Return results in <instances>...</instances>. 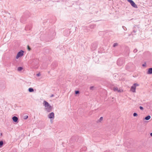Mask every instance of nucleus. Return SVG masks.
<instances>
[{
  "label": "nucleus",
  "mask_w": 152,
  "mask_h": 152,
  "mask_svg": "<svg viewBox=\"0 0 152 152\" xmlns=\"http://www.w3.org/2000/svg\"><path fill=\"white\" fill-rule=\"evenodd\" d=\"M28 91L30 92H32L34 91V90L33 88H30L28 89Z\"/></svg>",
  "instance_id": "nucleus-16"
},
{
  "label": "nucleus",
  "mask_w": 152,
  "mask_h": 152,
  "mask_svg": "<svg viewBox=\"0 0 152 152\" xmlns=\"http://www.w3.org/2000/svg\"><path fill=\"white\" fill-rule=\"evenodd\" d=\"M56 34V33L53 32V31L49 34V35H50V36H52L53 37Z\"/></svg>",
  "instance_id": "nucleus-12"
},
{
  "label": "nucleus",
  "mask_w": 152,
  "mask_h": 152,
  "mask_svg": "<svg viewBox=\"0 0 152 152\" xmlns=\"http://www.w3.org/2000/svg\"><path fill=\"white\" fill-rule=\"evenodd\" d=\"M133 32H134V33H135L136 32V31H135V30H134L133 31Z\"/></svg>",
  "instance_id": "nucleus-30"
},
{
  "label": "nucleus",
  "mask_w": 152,
  "mask_h": 152,
  "mask_svg": "<svg viewBox=\"0 0 152 152\" xmlns=\"http://www.w3.org/2000/svg\"><path fill=\"white\" fill-rule=\"evenodd\" d=\"M103 120V118L102 117H101L99 119L97 120L96 121L97 123H99V122H101Z\"/></svg>",
  "instance_id": "nucleus-14"
},
{
  "label": "nucleus",
  "mask_w": 152,
  "mask_h": 152,
  "mask_svg": "<svg viewBox=\"0 0 152 152\" xmlns=\"http://www.w3.org/2000/svg\"><path fill=\"white\" fill-rule=\"evenodd\" d=\"M28 49L29 50H31V48L28 45Z\"/></svg>",
  "instance_id": "nucleus-28"
},
{
  "label": "nucleus",
  "mask_w": 152,
  "mask_h": 152,
  "mask_svg": "<svg viewBox=\"0 0 152 152\" xmlns=\"http://www.w3.org/2000/svg\"><path fill=\"white\" fill-rule=\"evenodd\" d=\"M137 115H138L136 113H133V116L134 117L137 116Z\"/></svg>",
  "instance_id": "nucleus-23"
},
{
  "label": "nucleus",
  "mask_w": 152,
  "mask_h": 152,
  "mask_svg": "<svg viewBox=\"0 0 152 152\" xmlns=\"http://www.w3.org/2000/svg\"><path fill=\"white\" fill-rule=\"evenodd\" d=\"M23 69V68L22 67H19L18 68V71H21Z\"/></svg>",
  "instance_id": "nucleus-17"
},
{
  "label": "nucleus",
  "mask_w": 152,
  "mask_h": 152,
  "mask_svg": "<svg viewBox=\"0 0 152 152\" xmlns=\"http://www.w3.org/2000/svg\"><path fill=\"white\" fill-rule=\"evenodd\" d=\"M70 31H69V29H66L65 30L64 32V35L66 36H69V34H70Z\"/></svg>",
  "instance_id": "nucleus-5"
},
{
  "label": "nucleus",
  "mask_w": 152,
  "mask_h": 152,
  "mask_svg": "<svg viewBox=\"0 0 152 152\" xmlns=\"http://www.w3.org/2000/svg\"><path fill=\"white\" fill-rule=\"evenodd\" d=\"M3 145V142L2 141H0V148H1L2 147V145Z\"/></svg>",
  "instance_id": "nucleus-18"
},
{
  "label": "nucleus",
  "mask_w": 152,
  "mask_h": 152,
  "mask_svg": "<svg viewBox=\"0 0 152 152\" xmlns=\"http://www.w3.org/2000/svg\"><path fill=\"white\" fill-rule=\"evenodd\" d=\"M90 28H94V25H91L90 26Z\"/></svg>",
  "instance_id": "nucleus-21"
},
{
  "label": "nucleus",
  "mask_w": 152,
  "mask_h": 152,
  "mask_svg": "<svg viewBox=\"0 0 152 152\" xmlns=\"http://www.w3.org/2000/svg\"><path fill=\"white\" fill-rule=\"evenodd\" d=\"M48 118L50 119H53L54 118V113L51 112L48 115Z\"/></svg>",
  "instance_id": "nucleus-6"
},
{
  "label": "nucleus",
  "mask_w": 152,
  "mask_h": 152,
  "mask_svg": "<svg viewBox=\"0 0 152 152\" xmlns=\"http://www.w3.org/2000/svg\"><path fill=\"white\" fill-rule=\"evenodd\" d=\"M24 53V51L23 50H20L19 52L16 56V58L18 59L19 57L22 56H23Z\"/></svg>",
  "instance_id": "nucleus-3"
},
{
  "label": "nucleus",
  "mask_w": 152,
  "mask_h": 152,
  "mask_svg": "<svg viewBox=\"0 0 152 152\" xmlns=\"http://www.w3.org/2000/svg\"><path fill=\"white\" fill-rule=\"evenodd\" d=\"M28 115H25L23 116V119L26 120V119L28 118Z\"/></svg>",
  "instance_id": "nucleus-19"
},
{
  "label": "nucleus",
  "mask_w": 152,
  "mask_h": 152,
  "mask_svg": "<svg viewBox=\"0 0 152 152\" xmlns=\"http://www.w3.org/2000/svg\"><path fill=\"white\" fill-rule=\"evenodd\" d=\"M25 29H26V30H28V26H27L26 27V28H25Z\"/></svg>",
  "instance_id": "nucleus-25"
},
{
  "label": "nucleus",
  "mask_w": 152,
  "mask_h": 152,
  "mask_svg": "<svg viewBox=\"0 0 152 152\" xmlns=\"http://www.w3.org/2000/svg\"><path fill=\"white\" fill-rule=\"evenodd\" d=\"M44 105L45 107V110L48 112H50L52 108V107L49 104V103L45 101H44Z\"/></svg>",
  "instance_id": "nucleus-1"
},
{
  "label": "nucleus",
  "mask_w": 152,
  "mask_h": 152,
  "mask_svg": "<svg viewBox=\"0 0 152 152\" xmlns=\"http://www.w3.org/2000/svg\"><path fill=\"white\" fill-rule=\"evenodd\" d=\"M39 1H41V0H39Z\"/></svg>",
  "instance_id": "nucleus-35"
},
{
  "label": "nucleus",
  "mask_w": 152,
  "mask_h": 152,
  "mask_svg": "<svg viewBox=\"0 0 152 152\" xmlns=\"http://www.w3.org/2000/svg\"><path fill=\"white\" fill-rule=\"evenodd\" d=\"M151 118V116L149 115H148L144 119L147 120H148Z\"/></svg>",
  "instance_id": "nucleus-15"
},
{
  "label": "nucleus",
  "mask_w": 152,
  "mask_h": 152,
  "mask_svg": "<svg viewBox=\"0 0 152 152\" xmlns=\"http://www.w3.org/2000/svg\"><path fill=\"white\" fill-rule=\"evenodd\" d=\"M140 108L141 110H143V108L142 107V106H140Z\"/></svg>",
  "instance_id": "nucleus-27"
},
{
  "label": "nucleus",
  "mask_w": 152,
  "mask_h": 152,
  "mask_svg": "<svg viewBox=\"0 0 152 152\" xmlns=\"http://www.w3.org/2000/svg\"><path fill=\"white\" fill-rule=\"evenodd\" d=\"M40 74L39 73H38L37 74V76H40Z\"/></svg>",
  "instance_id": "nucleus-29"
},
{
  "label": "nucleus",
  "mask_w": 152,
  "mask_h": 152,
  "mask_svg": "<svg viewBox=\"0 0 152 152\" xmlns=\"http://www.w3.org/2000/svg\"><path fill=\"white\" fill-rule=\"evenodd\" d=\"M113 90L115 91H117L118 92H123V91L122 90H121L120 89H118V88H117L116 87H114L113 88Z\"/></svg>",
  "instance_id": "nucleus-9"
},
{
  "label": "nucleus",
  "mask_w": 152,
  "mask_h": 152,
  "mask_svg": "<svg viewBox=\"0 0 152 152\" xmlns=\"http://www.w3.org/2000/svg\"><path fill=\"white\" fill-rule=\"evenodd\" d=\"M76 140V136H73L72 137L70 140V141L71 142H73L75 141Z\"/></svg>",
  "instance_id": "nucleus-10"
},
{
  "label": "nucleus",
  "mask_w": 152,
  "mask_h": 152,
  "mask_svg": "<svg viewBox=\"0 0 152 152\" xmlns=\"http://www.w3.org/2000/svg\"><path fill=\"white\" fill-rule=\"evenodd\" d=\"M12 119L13 121L15 122H18V118L15 116H14L12 117Z\"/></svg>",
  "instance_id": "nucleus-8"
},
{
  "label": "nucleus",
  "mask_w": 152,
  "mask_h": 152,
  "mask_svg": "<svg viewBox=\"0 0 152 152\" xmlns=\"http://www.w3.org/2000/svg\"><path fill=\"white\" fill-rule=\"evenodd\" d=\"M27 18L24 15L20 19V22L24 23L26 20Z\"/></svg>",
  "instance_id": "nucleus-7"
},
{
  "label": "nucleus",
  "mask_w": 152,
  "mask_h": 152,
  "mask_svg": "<svg viewBox=\"0 0 152 152\" xmlns=\"http://www.w3.org/2000/svg\"><path fill=\"white\" fill-rule=\"evenodd\" d=\"M31 28L30 27V28H29V30H30L31 29Z\"/></svg>",
  "instance_id": "nucleus-34"
},
{
  "label": "nucleus",
  "mask_w": 152,
  "mask_h": 152,
  "mask_svg": "<svg viewBox=\"0 0 152 152\" xmlns=\"http://www.w3.org/2000/svg\"><path fill=\"white\" fill-rule=\"evenodd\" d=\"M57 64L56 62H53L52 64V66L53 68H54L55 67L57 66Z\"/></svg>",
  "instance_id": "nucleus-13"
},
{
  "label": "nucleus",
  "mask_w": 152,
  "mask_h": 152,
  "mask_svg": "<svg viewBox=\"0 0 152 152\" xmlns=\"http://www.w3.org/2000/svg\"><path fill=\"white\" fill-rule=\"evenodd\" d=\"M147 73L148 74H152V68H150L148 69Z\"/></svg>",
  "instance_id": "nucleus-11"
},
{
  "label": "nucleus",
  "mask_w": 152,
  "mask_h": 152,
  "mask_svg": "<svg viewBox=\"0 0 152 152\" xmlns=\"http://www.w3.org/2000/svg\"><path fill=\"white\" fill-rule=\"evenodd\" d=\"M80 93V91H75V94H79Z\"/></svg>",
  "instance_id": "nucleus-22"
},
{
  "label": "nucleus",
  "mask_w": 152,
  "mask_h": 152,
  "mask_svg": "<svg viewBox=\"0 0 152 152\" xmlns=\"http://www.w3.org/2000/svg\"><path fill=\"white\" fill-rule=\"evenodd\" d=\"M150 135L152 137V132L150 133Z\"/></svg>",
  "instance_id": "nucleus-32"
},
{
  "label": "nucleus",
  "mask_w": 152,
  "mask_h": 152,
  "mask_svg": "<svg viewBox=\"0 0 152 152\" xmlns=\"http://www.w3.org/2000/svg\"><path fill=\"white\" fill-rule=\"evenodd\" d=\"M118 45V44L117 43H114L113 45V47H115L116 46H117Z\"/></svg>",
  "instance_id": "nucleus-20"
},
{
  "label": "nucleus",
  "mask_w": 152,
  "mask_h": 152,
  "mask_svg": "<svg viewBox=\"0 0 152 152\" xmlns=\"http://www.w3.org/2000/svg\"><path fill=\"white\" fill-rule=\"evenodd\" d=\"M128 2H129L131 5L133 7L136 8H137V5L135 4V3L132 0H127Z\"/></svg>",
  "instance_id": "nucleus-4"
},
{
  "label": "nucleus",
  "mask_w": 152,
  "mask_h": 152,
  "mask_svg": "<svg viewBox=\"0 0 152 152\" xmlns=\"http://www.w3.org/2000/svg\"><path fill=\"white\" fill-rule=\"evenodd\" d=\"M94 88V86H91L90 88V89L91 90H93V88Z\"/></svg>",
  "instance_id": "nucleus-24"
},
{
  "label": "nucleus",
  "mask_w": 152,
  "mask_h": 152,
  "mask_svg": "<svg viewBox=\"0 0 152 152\" xmlns=\"http://www.w3.org/2000/svg\"><path fill=\"white\" fill-rule=\"evenodd\" d=\"M145 66V64H143L142 65V66Z\"/></svg>",
  "instance_id": "nucleus-33"
},
{
  "label": "nucleus",
  "mask_w": 152,
  "mask_h": 152,
  "mask_svg": "<svg viewBox=\"0 0 152 152\" xmlns=\"http://www.w3.org/2000/svg\"><path fill=\"white\" fill-rule=\"evenodd\" d=\"M137 50L136 49H135L134 50V53H136L137 52Z\"/></svg>",
  "instance_id": "nucleus-26"
},
{
  "label": "nucleus",
  "mask_w": 152,
  "mask_h": 152,
  "mask_svg": "<svg viewBox=\"0 0 152 152\" xmlns=\"http://www.w3.org/2000/svg\"><path fill=\"white\" fill-rule=\"evenodd\" d=\"M54 95L53 94H52L51 96H50V97H53V96Z\"/></svg>",
  "instance_id": "nucleus-31"
},
{
  "label": "nucleus",
  "mask_w": 152,
  "mask_h": 152,
  "mask_svg": "<svg viewBox=\"0 0 152 152\" xmlns=\"http://www.w3.org/2000/svg\"><path fill=\"white\" fill-rule=\"evenodd\" d=\"M139 86V85L137 83H134L133 85L131 87L130 90L132 92L134 93L136 92V87Z\"/></svg>",
  "instance_id": "nucleus-2"
}]
</instances>
